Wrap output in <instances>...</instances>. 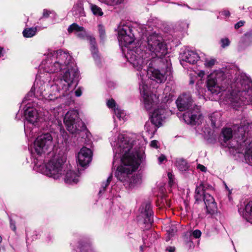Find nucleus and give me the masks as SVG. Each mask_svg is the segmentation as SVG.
I'll return each instance as SVG.
<instances>
[{"mask_svg":"<svg viewBox=\"0 0 252 252\" xmlns=\"http://www.w3.org/2000/svg\"><path fill=\"white\" fill-rule=\"evenodd\" d=\"M194 78L193 77H191L190 78V81H189V84H193L194 83Z\"/></svg>","mask_w":252,"mask_h":252,"instance_id":"864d4df0","label":"nucleus"},{"mask_svg":"<svg viewBox=\"0 0 252 252\" xmlns=\"http://www.w3.org/2000/svg\"><path fill=\"white\" fill-rule=\"evenodd\" d=\"M118 39L125 58L136 70L143 68L144 61L138 59V56L143 53L141 45L134 42L133 29L130 23H121L118 28Z\"/></svg>","mask_w":252,"mask_h":252,"instance_id":"39448f33","label":"nucleus"},{"mask_svg":"<svg viewBox=\"0 0 252 252\" xmlns=\"http://www.w3.org/2000/svg\"><path fill=\"white\" fill-rule=\"evenodd\" d=\"M205 75V72L204 71H200L198 73V76L200 77V78H202L203 77V76H204Z\"/></svg>","mask_w":252,"mask_h":252,"instance_id":"603ef678","label":"nucleus"},{"mask_svg":"<svg viewBox=\"0 0 252 252\" xmlns=\"http://www.w3.org/2000/svg\"><path fill=\"white\" fill-rule=\"evenodd\" d=\"M168 252H175V248L173 247H168L166 249Z\"/></svg>","mask_w":252,"mask_h":252,"instance_id":"3c124183","label":"nucleus"},{"mask_svg":"<svg viewBox=\"0 0 252 252\" xmlns=\"http://www.w3.org/2000/svg\"><path fill=\"white\" fill-rule=\"evenodd\" d=\"M158 205L160 208L163 207H169L170 206V202L164 196L158 199Z\"/></svg>","mask_w":252,"mask_h":252,"instance_id":"7c9ffc66","label":"nucleus"},{"mask_svg":"<svg viewBox=\"0 0 252 252\" xmlns=\"http://www.w3.org/2000/svg\"><path fill=\"white\" fill-rule=\"evenodd\" d=\"M219 117V116L218 113H213L210 116V120L211 122V125L213 127L217 126L216 118Z\"/></svg>","mask_w":252,"mask_h":252,"instance_id":"473e14b6","label":"nucleus"},{"mask_svg":"<svg viewBox=\"0 0 252 252\" xmlns=\"http://www.w3.org/2000/svg\"><path fill=\"white\" fill-rule=\"evenodd\" d=\"M166 159V157L164 155H161L158 158V161L159 164L162 163V162Z\"/></svg>","mask_w":252,"mask_h":252,"instance_id":"a18cd8bd","label":"nucleus"},{"mask_svg":"<svg viewBox=\"0 0 252 252\" xmlns=\"http://www.w3.org/2000/svg\"><path fill=\"white\" fill-rule=\"evenodd\" d=\"M24 115L27 121L24 125L25 133L28 137L32 138L38 130L35 124L38 120V114L36 109L28 103L26 105Z\"/></svg>","mask_w":252,"mask_h":252,"instance_id":"ddd939ff","label":"nucleus"},{"mask_svg":"<svg viewBox=\"0 0 252 252\" xmlns=\"http://www.w3.org/2000/svg\"><path fill=\"white\" fill-rule=\"evenodd\" d=\"M112 178H113V176H112V174H111L108 177L106 182L105 183L104 182V183H102L101 188H100L99 191V194L100 195H101L104 193V191L105 190V189L109 186V184L111 182V181L112 180Z\"/></svg>","mask_w":252,"mask_h":252,"instance_id":"c85d7f7f","label":"nucleus"},{"mask_svg":"<svg viewBox=\"0 0 252 252\" xmlns=\"http://www.w3.org/2000/svg\"><path fill=\"white\" fill-rule=\"evenodd\" d=\"M75 95L77 97H79L82 94V92H81V91L80 89H77L75 91Z\"/></svg>","mask_w":252,"mask_h":252,"instance_id":"8fccbe9b","label":"nucleus"},{"mask_svg":"<svg viewBox=\"0 0 252 252\" xmlns=\"http://www.w3.org/2000/svg\"><path fill=\"white\" fill-rule=\"evenodd\" d=\"M203 201L205 205L206 213L213 215L217 211V206L214 197L209 193H204Z\"/></svg>","mask_w":252,"mask_h":252,"instance_id":"dca6fc26","label":"nucleus"},{"mask_svg":"<svg viewBox=\"0 0 252 252\" xmlns=\"http://www.w3.org/2000/svg\"><path fill=\"white\" fill-rule=\"evenodd\" d=\"M141 182V178L138 175L132 176V174L129 177L127 183H125V186L126 188H132L136 185H138Z\"/></svg>","mask_w":252,"mask_h":252,"instance_id":"393cba45","label":"nucleus"},{"mask_svg":"<svg viewBox=\"0 0 252 252\" xmlns=\"http://www.w3.org/2000/svg\"><path fill=\"white\" fill-rule=\"evenodd\" d=\"M79 249L81 252H90V251H91V246L88 243H85L84 245L80 244Z\"/></svg>","mask_w":252,"mask_h":252,"instance_id":"72a5a7b5","label":"nucleus"},{"mask_svg":"<svg viewBox=\"0 0 252 252\" xmlns=\"http://www.w3.org/2000/svg\"><path fill=\"white\" fill-rule=\"evenodd\" d=\"M90 43L91 45V50L93 57L95 60L96 63H99L100 62V57L98 55V50L95 46V40L94 38L90 37L89 38Z\"/></svg>","mask_w":252,"mask_h":252,"instance_id":"5701e85b","label":"nucleus"},{"mask_svg":"<svg viewBox=\"0 0 252 252\" xmlns=\"http://www.w3.org/2000/svg\"><path fill=\"white\" fill-rule=\"evenodd\" d=\"M114 113L120 120L125 121L126 113L123 110H121L120 108L117 107L114 109Z\"/></svg>","mask_w":252,"mask_h":252,"instance_id":"c756f323","label":"nucleus"},{"mask_svg":"<svg viewBox=\"0 0 252 252\" xmlns=\"http://www.w3.org/2000/svg\"><path fill=\"white\" fill-rule=\"evenodd\" d=\"M10 228L13 231L16 230V226L15 225V223L11 220H10Z\"/></svg>","mask_w":252,"mask_h":252,"instance_id":"09e8293b","label":"nucleus"},{"mask_svg":"<svg viewBox=\"0 0 252 252\" xmlns=\"http://www.w3.org/2000/svg\"><path fill=\"white\" fill-rule=\"evenodd\" d=\"M249 126L248 123L240 126H234V139H232L233 134L232 129L223 128L221 133L223 138V146L229 148H234L238 153L244 155V151H241V147H245L246 140L250 141L249 143L252 142V140L248 137Z\"/></svg>","mask_w":252,"mask_h":252,"instance_id":"6e6552de","label":"nucleus"},{"mask_svg":"<svg viewBox=\"0 0 252 252\" xmlns=\"http://www.w3.org/2000/svg\"><path fill=\"white\" fill-rule=\"evenodd\" d=\"M232 76L229 71L222 68L214 71L208 77L207 86L212 94L217 95L223 91L230 92L229 100L236 109L244 105H252V81L245 73L237 75L230 86Z\"/></svg>","mask_w":252,"mask_h":252,"instance_id":"7ed1b4c3","label":"nucleus"},{"mask_svg":"<svg viewBox=\"0 0 252 252\" xmlns=\"http://www.w3.org/2000/svg\"><path fill=\"white\" fill-rule=\"evenodd\" d=\"M245 147H241V150L244 151V158L247 163L252 165V142L249 143V141H246Z\"/></svg>","mask_w":252,"mask_h":252,"instance_id":"412c9836","label":"nucleus"},{"mask_svg":"<svg viewBox=\"0 0 252 252\" xmlns=\"http://www.w3.org/2000/svg\"><path fill=\"white\" fill-rule=\"evenodd\" d=\"M99 36L103 40L105 37V30L104 27L102 25H99L98 26Z\"/></svg>","mask_w":252,"mask_h":252,"instance_id":"f704fd0d","label":"nucleus"},{"mask_svg":"<svg viewBox=\"0 0 252 252\" xmlns=\"http://www.w3.org/2000/svg\"><path fill=\"white\" fill-rule=\"evenodd\" d=\"M139 90L143 98L145 109L148 111L154 109V111L151 113V121L146 122L145 125L146 132L152 137L157 130V128L161 126L162 122L165 119V104L161 105L160 107L157 106L159 101L158 97L156 94L149 93L147 85L140 83Z\"/></svg>","mask_w":252,"mask_h":252,"instance_id":"423d86ee","label":"nucleus"},{"mask_svg":"<svg viewBox=\"0 0 252 252\" xmlns=\"http://www.w3.org/2000/svg\"><path fill=\"white\" fill-rule=\"evenodd\" d=\"M220 13L221 15H223V16H225V17H229L230 15L229 11L227 10H224L223 11H222Z\"/></svg>","mask_w":252,"mask_h":252,"instance_id":"49530a36","label":"nucleus"},{"mask_svg":"<svg viewBox=\"0 0 252 252\" xmlns=\"http://www.w3.org/2000/svg\"><path fill=\"white\" fill-rule=\"evenodd\" d=\"M178 109L187 110L183 115V119L187 124L199 125L203 121V117L200 111V107L193 106L192 99L189 94H184L180 95L176 102Z\"/></svg>","mask_w":252,"mask_h":252,"instance_id":"1a4fd4ad","label":"nucleus"},{"mask_svg":"<svg viewBox=\"0 0 252 252\" xmlns=\"http://www.w3.org/2000/svg\"><path fill=\"white\" fill-rule=\"evenodd\" d=\"M119 133L112 136L109 140L114 153L113 164L120 159L121 164L117 168L115 176L121 182L127 183L131 173L135 171L145 158L143 148L139 147L138 141Z\"/></svg>","mask_w":252,"mask_h":252,"instance_id":"20e7f679","label":"nucleus"},{"mask_svg":"<svg viewBox=\"0 0 252 252\" xmlns=\"http://www.w3.org/2000/svg\"><path fill=\"white\" fill-rule=\"evenodd\" d=\"M141 47L143 56L138 55V59L142 60L144 64L141 71L137 70V75L140 76L139 84L147 85L145 81L146 75L158 83L164 82L167 76L170 75L171 69L168 59H163L167 53V49L162 36L156 32L152 33L147 37L146 51L144 50V46Z\"/></svg>","mask_w":252,"mask_h":252,"instance_id":"f03ea898","label":"nucleus"},{"mask_svg":"<svg viewBox=\"0 0 252 252\" xmlns=\"http://www.w3.org/2000/svg\"><path fill=\"white\" fill-rule=\"evenodd\" d=\"M40 68L49 73L61 72L59 78L50 81L45 99L54 100L62 96H67L74 89L76 84H74L78 72L68 53L62 50L51 53L47 59L42 61Z\"/></svg>","mask_w":252,"mask_h":252,"instance_id":"f257e3e1","label":"nucleus"},{"mask_svg":"<svg viewBox=\"0 0 252 252\" xmlns=\"http://www.w3.org/2000/svg\"><path fill=\"white\" fill-rule=\"evenodd\" d=\"M197 169H199L202 172H205L207 170V168L206 167H205L204 165L199 164L197 166Z\"/></svg>","mask_w":252,"mask_h":252,"instance_id":"c03bdc74","label":"nucleus"},{"mask_svg":"<svg viewBox=\"0 0 252 252\" xmlns=\"http://www.w3.org/2000/svg\"><path fill=\"white\" fill-rule=\"evenodd\" d=\"M220 42L221 46L222 48H225L227 46H228L230 44V41L227 38H222L220 40Z\"/></svg>","mask_w":252,"mask_h":252,"instance_id":"c9c22d12","label":"nucleus"},{"mask_svg":"<svg viewBox=\"0 0 252 252\" xmlns=\"http://www.w3.org/2000/svg\"><path fill=\"white\" fill-rule=\"evenodd\" d=\"M66 159L67 156L65 154L55 156L47 162H45L44 158L38 159L35 158L33 159V169L49 177L57 180L65 171L64 163Z\"/></svg>","mask_w":252,"mask_h":252,"instance_id":"0eeeda50","label":"nucleus"},{"mask_svg":"<svg viewBox=\"0 0 252 252\" xmlns=\"http://www.w3.org/2000/svg\"><path fill=\"white\" fill-rule=\"evenodd\" d=\"M239 212L247 221L252 223V200L246 205L244 209H239Z\"/></svg>","mask_w":252,"mask_h":252,"instance_id":"6ab92c4d","label":"nucleus"},{"mask_svg":"<svg viewBox=\"0 0 252 252\" xmlns=\"http://www.w3.org/2000/svg\"><path fill=\"white\" fill-rule=\"evenodd\" d=\"M69 33L75 32L76 35L80 38H84L86 36V32L83 27H80L76 23H73L67 29Z\"/></svg>","mask_w":252,"mask_h":252,"instance_id":"aec40b11","label":"nucleus"},{"mask_svg":"<svg viewBox=\"0 0 252 252\" xmlns=\"http://www.w3.org/2000/svg\"><path fill=\"white\" fill-rule=\"evenodd\" d=\"M63 122L67 130L78 139L88 138L89 132L76 110L68 111L64 116Z\"/></svg>","mask_w":252,"mask_h":252,"instance_id":"9d476101","label":"nucleus"},{"mask_svg":"<svg viewBox=\"0 0 252 252\" xmlns=\"http://www.w3.org/2000/svg\"><path fill=\"white\" fill-rule=\"evenodd\" d=\"M198 54L192 51L185 52L181 57V63L183 65L184 62H187L190 64H194L199 60Z\"/></svg>","mask_w":252,"mask_h":252,"instance_id":"a211bd4d","label":"nucleus"},{"mask_svg":"<svg viewBox=\"0 0 252 252\" xmlns=\"http://www.w3.org/2000/svg\"><path fill=\"white\" fill-rule=\"evenodd\" d=\"M39 70V72L36 76L34 85L32 88L31 92L25 97V99H27L29 96H32V95L37 97L42 96L44 98L45 97V94L50 82L51 73H48L45 70L43 71V69L40 70V67Z\"/></svg>","mask_w":252,"mask_h":252,"instance_id":"f8f14e48","label":"nucleus"},{"mask_svg":"<svg viewBox=\"0 0 252 252\" xmlns=\"http://www.w3.org/2000/svg\"><path fill=\"white\" fill-rule=\"evenodd\" d=\"M50 14L55 15V13L53 11L49 10L46 9H44L43 11L42 17L47 18L49 17Z\"/></svg>","mask_w":252,"mask_h":252,"instance_id":"e433bc0d","label":"nucleus"},{"mask_svg":"<svg viewBox=\"0 0 252 252\" xmlns=\"http://www.w3.org/2000/svg\"><path fill=\"white\" fill-rule=\"evenodd\" d=\"M55 145L51 134L43 133L38 136L34 140L32 154L34 155V158H45L46 155L51 154Z\"/></svg>","mask_w":252,"mask_h":252,"instance_id":"9b49d317","label":"nucleus"},{"mask_svg":"<svg viewBox=\"0 0 252 252\" xmlns=\"http://www.w3.org/2000/svg\"><path fill=\"white\" fill-rule=\"evenodd\" d=\"M188 27V25H187L186 23L184 24V28H187Z\"/></svg>","mask_w":252,"mask_h":252,"instance_id":"6e6d98bb","label":"nucleus"},{"mask_svg":"<svg viewBox=\"0 0 252 252\" xmlns=\"http://www.w3.org/2000/svg\"><path fill=\"white\" fill-rule=\"evenodd\" d=\"M89 6L93 14L96 16H102L103 15V12L100 7L97 5L89 3Z\"/></svg>","mask_w":252,"mask_h":252,"instance_id":"bb28decb","label":"nucleus"},{"mask_svg":"<svg viewBox=\"0 0 252 252\" xmlns=\"http://www.w3.org/2000/svg\"><path fill=\"white\" fill-rule=\"evenodd\" d=\"M201 231L198 229H196L192 232V236L196 239L199 238L201 236Z\"/></svg>","mask_w":252,"mask_h":252,"instance_id":"58836bf2","label":"nucleus"},{"mask_svg":"<svg viewBox=\"0 0 252 252\" xmlns=\"http://www.w3.org/2000/svg\"><path fill=\"white\" fill-rule=\"evenodd\" d=\"M168 177L169 179V184L171 185L172 183H173V179H172V178H173L172 174L170 172L168 173Z\"/></svg>","mask_w":252,"mask_h":252,"instance_id":"de8ad7c7","label":"nucleus"},{"mask_svg":"<svg viewBox=\"0 0 252 252\" xmlns=\"http://www.w3.org/2000/svg\"><path fill=\"white\" fill-rule=\"evenodd\" d=\"M244 23H245V22L243 21H240L239 22H238V23H237L235 25V28L236 29H238L239 28H240V27H242L244 25Z\"/></svg>","mask_w":252,"mask_h":252,"instance_id":"37998d69","label":"nucleus"},{"mask_svg":"<svg viewBox=\"0 0 252 252\" xmlns=\"http://www.w3.org/2000/svg\"><path fill=\"white\" fill-rule=\"evenodd\" d=\"M205 186L203 184H201L199 186L196 187L194 195L196 202H199L202 199L203 200L204 194L207 193L205 191Z\"/></svg>","mask_w":252,"mask_h":252,"instance_id":"b1692460","label":"nucleus"},{"mask_svg":"<svg viewBox=\"0 0 252 252\" xmlns=\"http://www.w3.org/2000/svg\"><path fill=\"white\" fill-rule=\"evenodd\" d=\"M70 165H66V171L64 178L66 184H76L79 181V171H75L70 169Z\"/></svg>","mask_w":252,"mask_h":252,"instance_id":"f3484780","label":"nucleus"},{"mask_svg":"<svg viewBox=\"0 0 252 252\" xmlns=\"http://www.w3.org/2000/svg\"><path fill=\"white\" fill-rule=\"evenodd\" d=\"M139 214L138 220L141 228L144 230L149 229L153 222V212L149 202L142 203L139 209Z\"/></svg>","mask_w":252,"mask_h":252,"instance_id":"4468645a","label":"nucleus"},{"mask_svg":"<svg viewBox=\"0 0 252 252\" xmlns=\"http://www.w3.org/2000/svg\"><path fill=\"white\" fill-rule=\"evenodd\" d=\"M93 153L86 147L82 148L77 156V162L81 167L87 166L92 160Z\"/></svg>","mask_w":252,"mask_h":252,"instance_id":"2eb2a0df","label":"nucleus"},{"mask_svg":"<svg viewBox=\"0 0 252 252\" xmlns=\"http://www.w3.org/2000/svg\"><path fill=\"white\" fill-rule=\"evenodd\" d=\"M107 105L109 108H113L114 109L118 107L116 106V103L113 99L109 100L107 102Z\"/></svg>","mask_w":252,"mask_h":252,"instance_id":"4c0bfd02","label":"nucleus"},{"mask_svg":"<svg viewBox=\"0 0 252 252\" xmlns=\"http://www.w3.org/2000/svg\"><path fill=\"white\" fill-rule=\"evenodd\" d=\"M168 89H169V88H166L165 89V90H164V91H166V90H168Z\"/></svg>","mask_w":252,"mask_h":252,"instance_id":"13d9d810","label":"nucleus"},{"mask_svg":"<svg viewBox=\"0 0 252 252\" xmlns=\"http://www.w3.org/2000/svg\"><path fill=\"white\" fill-rule=\"evenodd\" d=\"M175 164L178 169L182 172L187 171L189 167L187 160L183 158L177 159Z\"/></svg>","mask_w":252,"mask_h":252,"instance_id":"a878e982","label":"nucleus"},{"mask_svg":"<svg viewBox=\"0 0 252 252\" xmlns=\"http://www.w3.org/2000/svg\"><path fill=\"white\" fill-rule=\"evenodd\" d=\"M245 38L246 41H251L252 42V32H247L245 34Z\"/></svg>","mask_w":252,"mask_h":252,"instance_id":"a19ab883","label":"nucleus"},{"mask_svg":"<svg viewBox=\"0 0 252 252\" xmlns=\"http://www.w3.org/2000/svg\"><path fill=\"white\" fill-rule=\"evenodd\" d=\"M167 233H168L169 236H172L177 231V229L175 227H172L169 228L167 230Z\"/></svg>","mask_w":252,"mask_h":252,"instance_id":"ea45409f","label":"nucleus"},{"mask_svg":"<svg viewBox=\"0 0 252 252\" xmlns=\"http://www.w3.org/2000/svg\"><path fill=\"white\" fill-rule=\"evenodd\" d=\"M36 32V28H27L23 31V34L25 37L30 38L35 35Z\"/></svg>","mask_w":252,"mask_h":252,"instance_id":"cd10ccee","label":"nucleus"},{"mask_svg":"<svg viewBox=\"0 0 252 252\" xmlns=\"http://www.w3.org/2000/svg\"><path fill=\"white\" fill-rule=\"evenodd\" d=\"M216 63V60L215 59H206L204 65L206 67L211 68L215 65Z\"/></svg>","mask_w":252,"mask_h":252,"instance_id":"2f4dec72","label":"nucleus"},{"mask_svg":"<svg viewBox=\"0 0 252 252\" xmlns=\"http://www.w3.org/2000/svg\"><path fill=\"white\" fill-rule=\"evenodd\" d=\"M72 12L74 16L78 18L86 16L83 4L80 1H77L73 5L72 9Z\"/></svg>","mask_w":252,"mask_h":252,"instance_id":"4be33fe9","label":"nucleus"},{"mask_svg":"<svg viewBox=\"0 0 252 252\" xmlns=\"http://www.w3.org/2000/svg\"><path fill=\"white\" fill-rule=\"evenodd\" d=\"M150 146L154 148H158V141L156 140L152 141L150 144Z\"/></svg>","mask_w":252,"mask_h":252,"instance_id":"79ce46f5","label":"nucleus"},{"mask_svg":"<svg viewBox=\"0 0 252 252\" xmlns=\"http://www.w3.org/2000/svg\"><path fill=\"white\" fill-rule=\"evenodd\" d=\"M118 132V128L116 127H114L113 132Z\"/></svg>","mask_w":252,"mask_h":252,"instance_id":"5fc2aeb1","label":"nucleus"},{"mask_svg":"<svg viewBox=\"0 0 252 252\" xmlns=\"http://www.w3.org/2000/svg\"><path fill=\"white\" fill-rule=\"evenodd\" d=\"M2 240V237H1V236L0 235V243H1Z\"/></svg>","mask_w":252,"mask_h":252,"instance_id":"4d7b16f0","label":"nucleus"}]
</instances>
